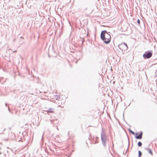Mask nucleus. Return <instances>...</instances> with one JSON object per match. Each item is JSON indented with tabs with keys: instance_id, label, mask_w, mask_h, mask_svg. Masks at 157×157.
Wrapping results in <instances>:
<instances>
[{
	"instance_id": "9",
	"label": "nucleus",
	"mask_w": 157,
	"mask_h": 157,
	"mask_svg": "<svg viewBox=\"0 0 157 157\" xmlns=\"http://www.w3.org/2000/svg\"><path fill=\"white\" fill-rule=\"evenodd\" d=\"M142 143L140 142H139L138 143V145L139 147H141L142 145Z\"/></svg>"
},
{
	"instance_id": "2",
	"label": "nucleus",
	"mask_w": 157,
	"mask_h": 157,
	"mask_svg": "<svg viewBox=\"0 0 157 157\" xmlns=\"http://www.w3.org/2000/svg\"><path fill=\"white\" fill-rule=\"evenodd\" d=\"M119 48L122 51H125L127 50L128 47L127 44L124 43H123L120 44L118 45Z\"/></svg>"
},
{
	"instance_id": "8",
	"label": "nucleus",
	"mask_w": 157,
	"mask_h": 157,
	"mask_svg": "<svg viewBox=\"0 0 157 157\" xmlns=\"http://www.w3.org/2000/svg\"><path fill=\"white\" fill-rule=\"evenodd\" d=\"M147 150L148 151L149 153L150 154L152 155H153V153L151 151V150L150 149H147Z\"/></svg>"
},
{
	"instance_id": "12",
	"label": "nucleus",
	"mask_w": 157,
	"mask_h": 157,
	"mask_svg": "<svg viewBox=\"0 0 157 157\" xmlns=\"http://www.w3.org/2000/svg\"><path fill=\"white\" fill-rule=\"evenodd\" d=\"M137 23L139 24V25H140V20L138 19L137 20Z\"/></svg>"
},
{
	"instance_id": "7",
	"label": "nucleus",
	"mask_w": 157,
	"mask_h": 157,
	"mask_svg": "<svg viewBox=\"0 0 157 157\" xmlns=\"http://www.w3.org/2000/svg\"><path fill=\"white\" fill-rule=\"evenodd\" d=\"M48 113H53V109H51L48 111Z\"/></svg>"
},
{
	"instance_id": "1",
	"label": "nucleus",
	"mask_w": 157,
	"mask_h": 157,
	"mask_svg": "<svg viewBox=\"0 0 157 157\" xmlns=\"http://www.w3.org/2000/svg\"><path fill=\"white\" fill-rule=\"evenodd\" d=\"M101 38L105 44L109 43L111 40V36L106 31H102L101 33Z\"/></svg>"
},
{
	"instance_id": "13",
	"label": "nucleus",
	"mask_w": 157,
	"mask_h": 157,
	"mask_svg": "<svg viewBox=\"0 0 157 157\" xmlns=\"http://www.w3.org/2000/svg\"><path fill=\"white\" fill-rule=\"evenodd\" d=\"M135 134L137 135V133H136Z\"/></svg>"
},
{
	"instance_id": "6",
	"label": "nucleus",
	"mask_w": 157,
	"mask_h": 157,
	"mask_svg": "<svg viewBox=\"0 0 157 157\" xmlns=\"http://www.w3.org/2000/svg\"><path fill=\"white\" fill-rule=\"evenodd\" d=\"M54 98L56 100H59L60 99V97L57 95H54Z\"/></svg>"
},
{
	"instance_id": "11",
	"label": "nucleus",
	"mask_w": 157,
	"mask_h": 157,
	"mask_svg": "<svg viewBox=\"0 0 157 157\" xmlns=\"http://www.w3.org/2000/svg\"><path fill=\"white\" fill-rule=\"evenodd\" d=\"M130 132L133 135H134L135 134V133H134V132H133V131H132V130H129Z\"/></svg>"
},
{
	"instance_id": "3",
	"label": "nucleus",
	"mask_w": 157,
	"mask_h": 157,
	"mask_svg": "<svg viewBox=\"0 0 157 157\" xmlns=\"http://www.w3.org/2000/svg\"><path fill=\"white\" fill-rule=\"evenodd\" d=\"M106 135L105 133L103 132L101 134V139L102 143L104 146H105L106 143Z\"/></svg>"
},
{
	"instance_id": "5",
	"label": "nucleus",
	"mask_w": 157,
	"mask_h": 157,
	"mask_svg": "<svg viewBox=\"0 0 157 157\" xmlns=\"http://www.w3.org/2000/svg\"><path fill=\"white\" fill-rule=\"evenodd\" d=\"M142 132H141L140 134L138 136H135V138L136 139H141L142 138Z\"/></svg>"
},
{
	"instance_id": "10",
	"label": "nucleus",
	"mask_w": 157,
	"mask_h": 157,
	"mask_svg": "<svg viewBox=\"0 0 157 157\" xmlns=\"http://www.w3.org/2000/svg\"><path fill=\"white\" fill-rule=\"evenodd\" d=\"M139 153V157H140L141 155V152L140 151H138Z\"/></svg>"
},
{
	"instance_id": "4",
	"label": "nucleus",
	"mask_w": 157,
	"mask_h": 157,
	"mask_svg": "<svg viewBox=\"0 0 157 157\" xmlns=\"http://www.w3.org/2000/svg\"><path fill=\"white\" fill-rule=\"evenodd\" d=\"M152 55V54L151 52H146L143 55V56L144 58H150Z\"/></svg>"
}]
</instances>
